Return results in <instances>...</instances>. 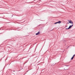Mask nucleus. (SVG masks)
Wrapping results in <instances>:
<instances>
[{
	"mask_svg": "<svg viewBox=\"0 0 75 75\" xmlns=\"http://www.w3.org/2000/svg\"><path fill=\"white\" fill-rule=\"evenodd\" d=\"M74 25H70L69 26V28H66L67 30H69V29H70L71 28H72V27H73V26Z\"/></svg>",
	"mask_w": 75,
	"mask_h": 75,
	"instance_id": "f257e3e1",
	"label": "nucleus"
},
{
	"mask_svg": "<svg viewBox=\"0 0 75 75\" xmlns=\"http://www.w3.org/2000/svg\"><path fill=\"white\" fill-rule=\"evenodd\" d=\"M69 23H71V24H73V22H72V21H71V20H69Z\"/></svg>",
	"mask_w": 75,
	"mask_h": 75,
	"instance_id": "f03ea898",
	"label": "nucleus"
},
{
	"mask_svg": "<svg viewBox=\"0 0 75 75\" xmlns=\"http://www.w3.org/2000/svg\"><path fill=\"white\" fill-rule=\"evenodd\" d=\"M40 34V32H39L38 33L36 34V35H39Z\"/></svg>",
	"mask_w": 75,
	"mask_h": 75,
	"instance_id": "7ed1b4c3",
	"label": "nucleus"
},
{
	"mask_svg": "<svg viewBox=\"0 0 75 75\" xmlns=\"http://www.w3.org/2000/svg\"><path fill=\"white\" fill-rule=\"evenodd\" d=\"M61 23V21H59L57 22V23H58V24H60Z\"/></svg>",
	"mask_w": 75,
	"mask_h": 75,
	"instance_id": "20e7f679",
	"label": "nucleus"
},
{
	"mask_svg": "<svg viewBox=\"0 0 75 75\" xmlns=\"http://www.w3.org/2000/svg\"><path fill=\"white\" fill-rule=\"evenodd\" d=\"M74 57L73 56L72 57V58H71V60H72V59H74Z\"/></svg>",
	"mask_w": 75,
	"mask_h": 75,
	"instance_id": "39448f33",
	"label": "nucleus"
},
{
	"mask_svg": "<svg viewBox=\"0 0 75 75\" xmlns=\"http://www.w3.org/2000/svg\"><path fill=\"white\" fill-rule=\"evenodd\" d=\"M57 23H58V22H56V23H54V24H57Z\"/></svg>",
	"mask_w": 75,
	"mask_h": 75,
	"instance_id": "423d86ee",
	"label": "nucleus"
},
{
	"mask_svg": "<svg viewBox=\"0 0 75 75\" xmlns=\"http://www.w3.org/2000/svg\"><path fill=\"white\" fill-rule=\"evenodd\" d=\"M75 54H74V55H73V57H75Z\"/></svg>",
	"mask_w": 75,
	"mask_h": 75,
	"instance_id": "0eeeda50",
	"label": "nucleus"
}]
</instances>
